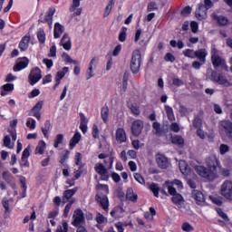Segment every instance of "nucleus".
Returning <instances> with one entry per match:
<instances>
[{
  "label": "nucleus",
  "instance_id": "5fc2aeb1",
  "mask_svg": "<svg viewBox=\"0 0 232 232\" xmlns=\"http://www.w3.org/2000/svg\"><path fill=\"white\" fill-rule=\"evenodd\" d=\"M218 23L221 25V26H226V24H227V18L226 16L220 15L217 17Z\"/></svg>",
  "mask_w": 232,
  "mask_h": 232
},
{
  "label": "nucleus",
  "instance_id": "49530a36",
  "mask_svg": "<svg viewBox=\"0 0 232 232\" xmlns=\"http://www.w3.org/2000/svg\"><path fill=\"white\" fill-rule=\"evenodd\" d=\"M63 140H64V135L58 134L56 135V139L54 140V148H59V144H63Z\"/></svg>",
  "mask_w": 232,
  "mask_h": 232
},
{
  "label": "nucleus",
  "instance_id": "bb28decb",
  "mask_svg": "<svg viewBox=\"0 0 232 232\" xmlns=\"http://www.w3.org/2000/svg\"><path fill=\"white\" fill-rule=\"evenodd\" d=\"M206 14V11H204V4H199L198 8L196 10V17L198 19V21H204V19H206V14Z\"/></svg>",
  "mask_w": 232,
  "mask_h": 232
},
{
  "label": "nucleus",
  "instance_id": "c03bdc74",
  "mask_svg": "<svg viewBox=\"0 0 232 232\" xmlns=\"http://www.w3.org/2000/svg\"><path fill=\"white\" fill-rule=\"evenodd\" d=\"M95 220L97 224H105V222H108V219L106 218V217H104L100 212L97 213Z\"/></svg>",
  "mask_w": 232,
  "mask_h": 232
},
{
  "label": "nucleus",
  "instance_id": "e433bc0d",
  "mask_svg": "<svg viewBox=\"0 0 232 232\" xmlns=\"http://www.w3.org/2000/svg\"><path fill=\"white\" fill-rule=\"evenodd\" d=\"M150 191H152L154 197H157V198H159V193L160 191V188L159 187V185L156 183H151L150 186Z\"/></svg>",
  "mask_w": 232,
  "mask_h": 232
},
{
  "label": "nucleus",
  "instance_id": "c756f323",
  "mask_svg": "<svg viewBox=\"0 0 232 232\" xmlns=\"http://www.w3.org/2000/svg\"><path fill=\"white\" fill-rule=\"evenodd\" d=\"M81 140V133L76 132L73 137L70 140V148L71 150H73L75 148V145L79 144V141Z\"/></svg>",
  "mask_w": 232,
  "mask_h": 232
},
{
  "label": "nucleus",
  "instance_id": "09e8293b",
  "mask_svg": "<svg viewBox=\"0 0 232 232\" xmlns=\"http://www.w3.org/2000/svg\"><path fill=\"white\" fill-rule=\"evenodd\" d=\"M183 55L188 57L189 59H195V51L193 49H187L183 51Z\"/></svg>",
  "mask_w": 232,
  "mask_h": 232
},
{
  "label": "nucleus",
  "instance_id": "412c9836",
  "mask_svg": "<svg viewBox=\"0 0 232 232\" xmlns=\"http://www.w3.org/2000/svg\"><path fill=\"white\" fill-rule=\"evenodd\" d=\"M64 33V26L63 24L56 23L54 24V30H53V37L54 39H59L61 35Z\"/></svg>",
  "mask_w": 232,
  "mask_h": 232
},
{
  "label": "nucleus",
  "instance_id": "5701e85b",
  "mask_svg": "<svg viewBox=\"0 0 232 232\" xmlns=\"http://www.w3.org/2000/svg\"><path fill=\"white\" fill-rule=\"evenodd\" d=\"M77 193V188L67 189L63 192V202L66 204L70 198H72Z\"/></svg>",
  "mask_w": 232,
  "mask_h": 232
},
{
  "label": "nucleus",
  "instance_id": "3c124183",
  "mask_svg": "<svg viewBox=\"0 0 232 232\" xmlns=\"http://www.w3.org/2000/svg\"><path fill=\"white\" fill-rule=\"evenodd\" d=\"M79 6H81V0H72V4L69 10L70 12H75Z\"/></svg>",
  "mask_w": 232,
  "mask_h": 232
},
{
  "label": "nucleus",
  "instance_id": "72a5a7b5",
  "mask_svg": "<svg viewBox=\"0 0 232 232\" xmlns=\"http://www.w3.org/2000/svg\"><path fill=\"white\" fill-rule=\"evenodd\" d=\"M37 39L41 44H44L46 41V34H44V30L40 28L37 33Z\"/></svg>",
  "mask_w": 232,
  "mask_h": 232
},
{
  "label": "nucleus",
  "instance_id": "8fccbe9b",
  "mask_svg": "<svg viewBox=\"0 0 232 232\" xmlns=\"http://www.w3.org/2000/svg\"><path fill=\"white\" fill-rule=\"evenodd\" d=\"M129 108L131 113H133V115H136V116L140 115V109L139 108V106L131 104L130 105Z\"/></svg>",
  "mask_w": 232,
  "mask_h": 232
},
{
  "label": "nucleus",
  "instance_id": "0eeeda50",
  "mask_svg": "<svg viewBox=\"0 0 232 232\" xmlns=\"http://www.w3.org/2000/svg\"><path fill=\"white\" fill-rule=\"evenodd\" d=\"M28 79L31 86H34V84H37L40 79H43V75L41 74V69H39L38 67L32 69Z\"/></svg>",
  "mask_w": 232,
  "mask_h": 232
},
{
  "label": "nucleus",
  "instance_id": "0e129e2a",
  "mask_svg": "<svg viewBox=\"0 0 232 232\" xmlns=\"http://www.w3.org/2000/svg\"><path fill=\"white\" fill-rule=\"evenodd\" d=\"M204 11L209 10V8L213 7V2L211 0H204Z\"/></svg>",
  "mask_w": 232,
  "mask_h": 232
},
{
  "label": "nucleus",
  "instance_id": "b1692460",
  "mask_svg": "<svg viewBox=\"0 0 232 232\" xmlns=\"http://www.w3.org/2000/svg\"><path fill=\"white\" fill-rule=\"evenodd\" d=\"M116 140L120 144L126 142V132L124 131V129L120 128L116 130Z\"/></svg>",
  "mask_w": 232,
  "mask_h": 232
},
{
  "label": "nucleus",
  "instance_id": "6e6552de",
  "mask_svg": "<svg viewBox=\"0 0 232 232\" xmlns=\"http://www.w3.org/2000/svg\"><path fill=\"white\" fill-rule=\"evenodd\" d=\"M206 164L210 171L215 173V177L217 178V168H218V160L217 156L211 155L207 158Z\"/></svg>",
  "mask_w": 232,
  "mask_h": 232
},
{
  "label": "nucleus",
  "instance_id": "a878e982",
  "mask_svg": "<svg viewBox=\"0 0 232 232\" xmlns=\"http://www.w3.org/2000/svg\"><path fill=\"white\" fill-rule=\"evenodd\" d=\"M81 123H80V130H82V133H86L88 131V120L84 114L81 113Z\"/></svg>",
  "mask_w": 232,
  "mask_h": 232
},
{
  "label": "nucleus",
  "instance_id": "1a4fd4ad",
  "mask_svg": "<svg viewBox=\"0 0 232 232\" xmlns=\"http://www.w3.org/2000/svg\"><path fill=\"white\" fill-rule=\"evenodd\" d=\"M95 199L104 211H108V208H110V201L108 200V196L104 195L103 193H98Z\"/></svg>",
  "mask_w": 232,
  "mask_h": 232
},
{
  "label": "nucleus",
  "instance_id": "c85d7f7f",
  "mask_svg": "<svg viewBox=\"0 0 232 232\" xmlns=\"http://www.w3.org/2000/svg\"><path fill=\"white\" fill-rule=\"evenodd\" d=\"M45 149L46 143L44 140L39 141L34 150L35 155H43Z\"/></svg>",
  "mask_w": 232,
  "mask_h": 232
},
{
  "label": "nucleus",
  "instance_id": "cd10ccee",
  "mask_svg": "<svg viewBox=\"0 0 232 232\" xmlns=\"http://www.w3.org/2000/svg\"><path fill=\"white\" fill-rule=\"evenodd\" d=\"M3 179L7 182V184H10L12 188H15V183H14V176L10 174L8 171L3 172Z\"/></svg>",
  "mask_w": 232,
  "mask_h": 232
},
{
  "label": "nucleus",
  "instance_id": "052dcab7",
  "mask_svg": "<svg viewBox=\"0 0 232 232\" xmlns=\"http://www.w3.org/2000/svg\"><path fill=\"white\" fill-rule=\"evenodd\" d=\"M2 204L5 209V213H9L10 212V201L6 198H4L2 201Z\"/></svg>",
  "mask_w": 232,
  "mask_h": 232
},
{
  "label": "nucleus",
  "instance_id": "bf43d9fd",
  "mask_svg": "<svg viewBox=\"0 0 232 232\" xmlns=\"http://www.w3.org/2000/svg\"><path fill=\"white\" fill-rule=\"evenodd\" d=\"M219 151L221 155H226V153H227V151H229V146L226 145V144H221L219 147Z\"/></svg>",
  "mask_w": 232,
  "mask_h": 232
},
{
  "label": "nucleus",
  "instance_id": "4468645a",
  "mask_svg": "<svg viewBox=\"0 0 232 232\" xmlns=\"http://www.w3.org/2000/svg\"><path fill=\"white\" fill-rule=\"evenodd\" d=\"M29 63L30 61L26 57L18 60V62L13 68L14 72H21V70H24V68L28 66Z\"/></svg>",
  "mask_w": 232,
  "mask_h": 232
},
{
  "label": "nucleus",
  "instance_id": "393cba45",
  "mask_svg": "<svg viewBox=\"0 0 232 232\" xmlns=\"http://www.w3.org/2000/svg\"><path fill=\"white\" fill-rule=\"evenodd\" d=\"M69 68L63 67L62 71H58L55 76V82H58V84H61V81L64 79V75L68 73Z\"/></svg>",
  "mask_w": 232,
  "mask_h": 232
},
{
  "label": "nucleus",
  "instance_id": "a19ab883",
  "mask_svg": "<svg viewBox=\"0 0 232 232\" xmlns=\"http://www.w3.org/2000/svg\"><path fill=\"white\" fill-rule=\"evenodd\" d=\"M155 215H157V211H155L154 208H150V212H145L144 213V218L147 220H151L153 218V217H155Z\"/></svg>",
  "mask_w": 232,
  "mask_h": 232
},
{
  "label": "nucleus",
  "instance_id": "4d7b16f0",
  "mask_svg": "<svg viewBox=\"0 0 232 232\" xmlns=\"http://www.w3.org/2000/svg\"><path fill=\"white\" fill-rule=\"evenodd\" d=\"M134 179L137 182H139V184H141L142 186H144V184H146L144 178H142V176L140 173H135Z\"/></svg>",
  "mask_w": 232,
  "mask_h": 232
},
{
  "label": "nucleus",
  "instance_id": "ddd939ff",
  "mask_svg": "<svg viewBox=\"0 0 232 232\" xmlns=\"http://www.w3.org/2000/svg\"><path fill=\"white\" fill-rule=\"evenodd\" d=\"M53 14H55V7H50L45 14L44 21L39 20V23H48L50 28L53 24Z\"/></svg>",
  "mask_w": 232,
  "mask_h": 232
},
{
  "label": "nucleus",
  "instance_id": "e2e57ef3",
  "mask_svg": "<svg viewBox=\"0 0 232 232\" xmlns=\"http://www.w3.org/2000/svg\"><path fill=\"white\" fill-rule=\"evenodd\" d=\"M94 76H95V73H93V68L89 67L86 72L87 81H90V79H92V77H94Z\"/></svg>",
  "mask_w": 232,
  "mask_h": 232
},
{
  "label": "nucleus",
  "instance_id": "58836bf2",
  "mask_svg": "<svg viewBox=\"0 0 232 232\" xmlns=\"http://www.w3.org/2000/svg\"><path fill=\"white\" fill-rule=\"evenodd\" d=\"M62 57L65 61V63H69L71 64H79V61L72 59L69 53H63Z\"/></svg>",
  "mask_w": 232,
  "mask_h": 232
},
{
  "label": "nucleus",
  "instance_id": "7ed1b4c3",
  "mask_svg": "<svg viewBox=\"0 0 232 232\" xmlns=\"http://www.w3.org/2000/svg\"><path fill=\"white\" fill-rule=\"evenodd\" d=\"M142 61V55L140 50H135L132 53V58L130 61V70L132 73H137L140 71V63Z\"/></svg>",
  "mask_w": 232,
  "mask_h": 232
},
{
  "label": "nucleus",
  "instance_id": "a211bd4d",
  "mask_svg": "<svg viewBox=\"0 0 232 232\" xmlns=\"http://www.w3.org/2000/svg\"><path fill=\"white\" fill-rule=\"evenodd\" d=\"M152 133L156 135L157 137H162L166 131H164V129L160 127V123L159 121H154L152 124Z\"/></svg>",
  "mask_w": 232,
  "mask_h": 232
},
{
  "label": "nucleus",
  "instance_id": "4c0bfd02",
  "mask_svg": "<svg viewBox=\"0 0 232 232\" xmlns=\"http://www.w3.org/2000/svg\"><path fill=\"white\" fill-rule=\"evenodd\" d=\"M4 146L5 148H8L9 150H14V143H12V140L10 139V136L6 135L4 138Z\"/></svg>",
  "mask_w": 232,
  "mask_h": 232
},
{
  "label": "nucleus",
  "instance_id": "338daca9",
  "mask_svg": "<svg viewBox=\"0 0 232 232\" xmlns=\"http://www.w3.org/2000/svg\"><path fill=\"white\" fill-rule=\"evenodd\" d=\"M27 128H30V130H35V120L29 119L26 122Z\"/></svg>",
  "mask_w": 232,
  "mask_h": 232
},
{
  "label": "nucleus",
  "instance_id": "69168bd1",
  "mask_svg": "<svg viewBox=\"0 0 232 232\" xmlns=\"http://www.w3.org/2000/svg\"><path fill=\"white\" fill-rule=\"evenodd\" d=\"M158 6L157 5L155 4V2H150L149 5H148V7H147V12H153V10H158Z\"/></svg>",
  "mask_w": 232,
  "mask_h": 232
},
{
  "label": "nucleus",
  "instance_id": "9d476101",
  "mask_svg": "<svg viewBox=\"0 0 232 232\" xmlns=\"http://www.w3.org/2000/svg\"><path fill=\"white\" fill-rule=\"evenodd\" d=\"M72 218H73L72 226H75V227H79L81 224H84L85 222L84 214L81 209H77L74 211Z\"/></svg>",
  "mask_w": 232,
  "mask_h": 232
},
{
  "label": "nucleus",
  "instance_id": "39448f33",
  "mask_svg": "<svg viewBox=\"0 0 232 232\" xmlns=\"http://www.w3.org/2000/svg\"><path fill=\"white\" fill-rule=\"evenodd\" d=\"M195 171L199 175V177H202L203 179H207V180H214L217 179L215 176V172L211 171L210 169H208L204 166H196Z\"/></svg>",
  "mask_w": 232,
  "mask_h": 232
},
{
  "label": "nucleus",
  "instance_id": "ea45409f",
  "mask_svg": "<svg viewBox=\"0 0 232 232\" xmlns=\"http://www.w3.org/2000/svg\"><path fill=\"white\" fill-rule=\"evenodd\" d=\"M166 113L169 121H175V114L173 113V108L169 105H165Z\"/></svg>",
  "mask_w": 232,
  "mask_h": 232
},
{
  "label": "nucleus",
  "instance_id": "f257e3e1",
  "mask_svg": "<svg viewBox=\"0 0 232 232\" xmlns=\"http://www.w3.org/2000/svg\"><path fill=\"white\" fill-rule=\"evenodd\" d=\"M211 61L214 68L220 67L227 72V63H226V60L218 54V50H217V48H212L211 50Z\"/></svg>",
  "mask_w": 232,
  "mask_h": 232
},
{
  "label": "nucleus",
  "instance_id": "13d9d810",
  "mask_svg": "<svg viewBox=\"0 0 232 232\" xmlns=\"http://www.w3.org/2000/svg\"><path fill=\"white\" fill-rule=\"evenodd\" d=\"M164 59L167 61V63H175L176 61L175 55H173L171 53H168Z\"/></svg>",
  "mask_w": 232,
  "mask_h": 232
},
{
  "label": "nucleus",
  "instance_id": "f8f14e48",
  "mask_svg": "<svg viewBox=\"0 0 232 232\" xmlns=\"http://www.w3.org/2000/svg\"><path fill=\"white\" fill-rule=\"evenodd\" d=\"M156 162L161 169H168V168H169V161L162 153L156 154Z\"/></svg>",
  "mask_w": 232,
  "mask_h": 232
},
{
  "label": "nucleus",
  "instance_id": "6e6d98bb",
  "mask_svg": "<svg viewBox=\"0 0 232 232\" xmlns=\"http://www.w3.org/2000/svg\"><path fill=\"white\" fill-rule=\"evenodd\" d=\"M97 64H99V58L94 56L89 63V68L95 70V68H97Z\"/></svg>",
  "mask_w": 232,
  "mask_h": 232
},
{
  "label": "nucleus",
  "instance_id": "680f3d73",
  "mask_svg": "<svg viewBox=\"0 0 232 232\" xmlns=\"http://www.w3.org/2000/svg\"><path fill=\"white\" fill-rule=\"evenodd\" d=\"M181 227L183 231H186V232H190L195 229L193 226H191L189 223H184Z\"/></svg>",
  "mask_w": 232,
  "mask_h": 232
},
{
  "label": "nucleus",
  "instance_id": "603ef678",
  "mask_svg": "<svg viewBox=\"0 0 232 232\" xmlns=\"http://www.w3.org/2000/svg\"><path fill=\"white\" fill-rule=\"evenodd\" d=\"M56 232H68V223L64 221L63 225L57 227Z\"/></svg>",
  "mask_w": 232,
  "mask_h": 232
},
{
  "label": "nucleus",
  "instance_id": "4be33fe9",
  "mask_svg": "<svg viewBox=\"0 0 232 232\" xmlns=\"http://www.w3.org/2000/svg\"><path fill=\"white\" fill-rule=\"evenodd\" d=\"M29 44H30V36L24 35L19 44V49L21 50V52H26V50H28Z\"/></svg>",
  "mask_w": 232,
  "mask_h": 232
},
{
  "label": "nucleus",
  "instance_id": "de8ad7c7",
  "mask_svg": "<svg viewBox=\"0 0 232 232\" xmlns=\"http://www.w3.org/2000/svg\"><path fill=\"white\" fill-rule=\"evenodd\" d=\"M98 193H102L103 195H108L110 193V189L108 188V185H99L98 186Z\"/></svg>",
  "mask_w": 232,
  "mask_h": 232
},
{
  "label": "nucleus",
  "instance_id": "f03ea898",
  "mask_svg": "<svg viewBox=\"0 0 232 232\" xmlns=\"http://www.w3.org/2000/svg\"><path fill=\"white\" fill-rule=\"evenodd\" d=\"M207 75H210V81H212V82H217V84H220L221 86H229V81H227V78H226V75L222 72L208 69Z\"/></svg>",
  "mask_w": 232,
  "mask_h": 232
},
{
  "label": "nucleus",
  "instance_id": "2f4dec72",
  "mask_svg": "<svg viewBox=\"0 0 232 232\" xmlns=\"http://www.w3.org/2000/svg\"><path fill=\"white\" fill-rule=\"evenodd\" d=\"M171 142L172 144H176L177 146L182 148V146H184V138H182L180 135H176L171 138Z\"/></svg>",
  "mask_w": 232,
  "mask_h": 232
},
{
  "label": "nucleus",
  "instance_id": "473e14b6",
  "mask_svg": "<svg viewBox=\"0 0 232 232\" xmlns=\"http://www.w3.org/2000/svg\"><path fill=\"white\" fill-rule=\"evenodd\" d=\"M179 166L183 175H188L189 173V167H188V163H186L184 160H179Z\"/></svg>",
  "mask_w": 232,
  "mask_h": 232
},
{
  "label": "nucleus",
  "instance_id": "a18cd8bd",
  "mask_svg": "<svg viewBox=\"0 0 232 232\" xmlns=\"http://www.w3.org/2000/svg\"><path fill=\"white\" fill-rule=\"evenodd\" d=\"M51 128V123L50 121H46L44 122V126L42 127V132L44 133V137H46V139H48V130Z\"/></svg>",
  "mask_w": 232,
  "mask_h": 232
},
{
  "label": "nucleus",
  "instance_id": "7c9ffc66",
  "mask_svg": "<svg viewBox=\"0 0 232 232\" xmlns=\"http://www.w3.org/2000/svg\"><path fill=\"white\" fill-rule=\"evenodd\" d=\"M126 198L127 200H130V202H137V198H139V196L133 193V188H129L126 193Z\"/></svg>",
  "mask_w": 232,
  "mask_h": 232
},
{
  "label": "nucleus",
  "instance_id": "20e7f679",
  "mask_svg": "<svg viewBox=\"0 0 232 232\" xmlns=\"http://www.w3.org/2000/svg\"><path fill=\"white\" fill-rule=\"evenodd\" d=\"M169 195L172 196V202L177 206L179 209H182L184 206V197L177 192V189L173 188L172 186L168 187Z\"/></svg>",
  "mask_w": 232,
  "mask_h": 232
},
{
  "label": "nucleus",
  "instance_id": "6ab92c4d",
  "mask_svg": "<svg viewBox=\"0 0 232 232\" xmlns=\"http://www.w3.org/2000/svg\"><path fill=\"white\" fill-rule=\"evenodd\" d=\"M43 109V102H38L35 106L32 109L31 113L34 117L41 121V110Z\"/></svg>",
  "mask_w": 232,
  "mask_h": 232
},
{
  "label": "nucleus",
  "instance_id": "f704fd0d",
  "mask_svg": "<svg viewBox=\"0 0 232 232\" xmlns=\"http://www.w3.org/2000/svg\"><path fill=\"white\" fill-rule=\"evenodd\" d=\"M113 5H115V0H110L109 4L107 5L104 14H103V17H108V15H110V14L111 13V10L113 8Z\"/></svg>",
  "mask_w": 232,
  "mask_h": 232
},
{
  "label": "nucleus",
  "instance_id": "c9c22d12",
  "mask_svg": "<svg viewBox=\"0 0 232 232\" xmlns=\"http://www.w3.org/2000/svg\"><path fill=\"white\" fill-rule=\"evenodd\" d=\"M110 113V109H108V106H104L102 108L101 115L103 122H108V115Z\"/></svg>",
  "mask_w": 232,
  "mask_h": 232
},
{
  "label": "nucleus",
  "instance_id": "864d4df0",
  "mask_svg": "<svg viewBox=\"0 0 232 232\" xmlns=\"http://www.w3.org/2000/svg\"><path fill=\"white\" fill-rule=\"evenodd\" d=\"M193 126L197 130H199L200 128H202V120L198 117H196L193 121Z\"/></svg>",
  "mask_w": 232,
  "mask_h": 232
},
{
  "label": "nucleus",
  "instance_id": "79ce46f5",
  "mask_svg": "<svg viewBox=\"0 0 232 232\" xmlns=\"http://www.w3.org/2000/svg\"><path fill=\"white\" fill-rule=\"evenodd\" d=\"M126 32H128V28L121 27L118 37L120 43H124L126 41Z\"/></svg>",
  "mask_w": 232,
  "mask_h": 232
},
{
  "label": "nucleus",
  "instance_id": "774afa93",
  "mask_svg": "<svg viewBox=\"0 0 232 232\" xmlns=\"http://www.w3.org/2000/svg\"><path fill=\"white\" fill-rule=\"evenodd\" d=\"M30 157V145H28L23 151L22 159H28Z\"/></svg>",
  "mask_w": 232,
  "mask_h": 232
},
{
  "label": "nucleus",
  "instance_id": "aec40b11",
  "mask_svg": "<svg viewBox=\"0 0 232 232\" xmlns=\"http://www.w3.org/2000/svg\"><path fill=\"white\" fill-rule=\"evenodd\" d=\"M198 59L200 63H206V57H208V51L206 49H199L195 51L194 58Z\"/></svg>",
  "mask_w": 232,
  "mask_h": 232
},
{
  "label": "nucleus",
  "instance_id": "f3484780",
  "mask_svg": "<svg viewBox=\"0 0 232 232\" xmlns=\"http://www.w3.org/2000/svg\"><path fill=\"white\" fill-rule=\"evenodd\" d=\"M94 169L96 173H98L102 177L103 180H108V177H106V173H108V169H106V167H104L102 163L96 164L94 167Z\"/></svg>",
  "mask_w": 232,
  "mask_h": 232
},
{
  "label": "nucleus",
  "instance_id": "37998d69",
  "mask_svg": "<svg viewBox=\"0 0 232 232\" xmlns=\"http://www.w3.org/2000/svg\"><path fill=\"white\" fill-rule=\"evenodd\" d=\"M75 165L78 166L80 169L83 168L82 154H81L80 152H77L75 155Z\"/></svg>",
  "mask_w": 232,
  "mask_h": 232
},
{
  "label": "nucleus",
  "instance_id": "9b49d317",
  "mask_svg": "<svg viewBox=\"0 0 232 232\" xmlns=\"http://www.w3.org/2000/svg\"><path fill=\"white\" fill-rule=\"evenodd\" d=\"M144 129V122L140 120H136L132 122L131 126V133L134 137H139L140 133H142V130Z\"/></svg>",
  "mask_w": 232,
  "mask_h": 232
},
{
  "label": "nucleus",
  "instance_id": "dca6fc26",
  "mask_svg": "<svg viewBox=\"0 0 232 232\" xmlns=\"http://www.w3.org/2000/svg\"><path fill=\"white\" fill-rule=\"evenodd\" d=\"M60 46H63L67 52L72 50V38L68 35V34H64L61 42Z\"/></svg>",
  "mask_w": 232,
  "mask_h": 232
},
{
  "label": "nucleus",
  "instance_id": "423d86ee",
  "mask_svg": "<svg viewBox=\"0 0 232 232\" xmlns=\"http://www.w3.org/2000/svg\"><path fill=\"white\" fill-rule=\"evenodd\" d=\"M220 195L227 200H232V181L226 180L220 188Z\"/></svg>",
  "mask_w": 232,
  "mask_h": 232
},
{
  "label": "nucleus",
  "instance_id": "2eb2a0df",
  "mask_svg": "<svg viewBox=\"0 0 232 232\" xmlns=\"http://www.w3.org/2000/svg\"><path fill=\"white\" fill-rule=\"evenodd\" d=\"M192 198L196 199V203L198 206H206V198H204V194H202L200 191H192Z\"/></svg>",
  "mask_w": 232,
  "mask_h": 232
}]
</instances>
